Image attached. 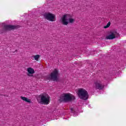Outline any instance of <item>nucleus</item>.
<instances>
[{
	"label": "nucleus",
	"mask_w": 126,
	"mask_h": 126,
	"mask_svg": "<svg viewBox=\"0 0 126 126\" xmlns=\"http://www.w3.org/2000/svg\"><path fill=\"white\" fill-rule=\"evenodd\" d=\"M61 101L62 102H65V103H67L68 102H71L73 100H75V96L69 93L63 94L60 97Z\"/></svg>",
	"instance_id": "nucleus-1"
},
{
	"label": "nucleus",
	"mask_w": 126,
	"mask_h": 126,
	"mask_svg": "<svg viewBox=\"0 0 126 126\" xmlns=\"http://www.w3.org/2000/svg\"><path fill=\"white\" fill-rule=\"evenodd\" d=\"M61 21L63 25H67L68 23H73L75 20L71 18V16L69 14H64L61 18Z\"/></svg>",
	"instance_id": "nucleus-2"
},
{
	"label": "nucleus",
	"mask_w": 126,
	"mask_h": 126,
	"mask_svg": "<svg viewBox=\"0 0 126 126\" xmlns=\"http://www.w3.org/2000/svg\"><path fill=\"white\" fill-rule=\"evenodd\" d=\"M38 103L48 105L50 103V96L48 94H40L37 98Z\"/></svg>",
	"instance_id": "nucleus-3"
},
{
	"label": "nucleus",
	"mask_w": 126,
	"mask_h": 126,
	"mask_svg": "<svg viewBox=\"0 0 126 126\" xmlns=\"http://www.w3.org/2000/svg\"><path fill=\"white\" fill-rule=\"evenodd\" d=\"M78 95L80 99L82 100H87L89 95L88 94V92L87 91L84 89H80L78 91Z\"/></svg>",
	"instance_id": "nucleus-4"
},
{
	"label": "nucleus",
	"mask_w": 126,
	"mask_h": 126,
	"mask_svg": "<svg viewBox=\"0 0 126 126\" xmlns=\"http://www.w3.org/2000/svg\"><path fill=\"white\" fill-rule=\"evenodd\" d=\"M59 71L57 69H55L51 72L50 75L47 77L48 80H52V81H58L59 80Z\"/></svg>",
	"instance_id": "nucleus-5"
},
{
	"label": "nucleus",
	"mask_w": 126,
	"mask_h": 126,
	"mask_svg": "<svg viewBox=\"0 0 126 126\" xmlns=\"http://www.w3.org/2000/svg\"><path fill=\"white\" fill-rule=\"evenodd\" d=\"M117 35H119V33L117 31H111L110 32L109 34L106 36V39L107 40H113L116 38V36Z\"/></svg>",
	"instance_id": "nucleus-6"
},
{
	"label": "nucleus",
	"mask_w": 126,
	"mask_h": 126,
	"mask_svg": "<svg viewBox=\"0 0 126 126\" xmlns=\"http://www.w3.org/2000/svg\"><path fill=\"white\" fill-rule=\"evenodd\" d=\"M44 17L45 18V19H47V20H49V21H56L55 20L56 19V15L52 13H45L44 14Z\"/></svg>",
	"instance_id": "nucleus-7"
},
{
	"label": "nucleus",
	"mask_w": 126,
	"mask_h": 126,
	"mask_svg": "<svg viewBox=\"0 0 126 126\" xmlns=\"http://www.w3.org/2000/svg\"><path fill=\"white\" fill-rule=\"evenodd\" d=\"M93 88L95 89H98V90H102L104 88V86L101 84L100 81H96L94 83Z\"/></svg>",
	"instance_id": "nucleus-8"
},
{
	"label": "nucleus",
	"mask_w": 126,
	"mask_h": 126,
	"mask_svg": "<svg viewBox=\"0 0 126 126\" xmlns=\"http://www.w3.org/2000/svg\"><path fill=\"white\" fill-rule=\"evenodd\" d=\"M3 28L5 31H8L9 30H14L15 29H17V28H19V26H13L10 25H4Z\"/></svg>",
	"instance_id": "nucleus-9"
},
{
	"label": "nucleus",
	"mask_w": 126,
	"mask_h": 126,
	"mask_svg": "<svg viewBox=\"0 0 126 126\" xmlns=\"http://www.w3.org/2000/svg\"><path fill=\"white\" fill-rule=\"evenodd\" d=\"M27 71L28 72H29V74H33L35 73V71L34 70V69L31 67L28 68Z\"/></svg>",
	"instance_id": "nucleus-10"
},
{
	"label": "nucleus",
	"mask_w": 126,
	"mask_h": 126,
	"mask_svg": "<svg viewBox=\"0 0 126 126\" xmlns=\"http://www.w3.org/2000/svg\"><path fill=\"white\" fill-rule=\"evenodd\" d=\"M21 99H22V100H23V101H25L26 102H27V103L31 102V99H28V98L26 97L21 96Z\"/></svg>",
	"instance_id": "nucleus-11"
},
{
	"label": "nucleus",
	"mask_w": 126,
	"mask_h": 126,
	"mask_svg": "<svg viewBox=\"0 0 126 126\" xmlns=\"http://www.w3.org/2000/svg\"><path fill=\"white\" fill-rule=\"evenodd\" d=\"M33 58H34V59L35 61H38L39 60V58H40V55H37L34 56H33Z\"/></svg>",
	"instance_id": "nucleus-12"
},
{
	"label": "nucleus",
	"mask_w": 126,
	"mask_h": 126,
	"mask_svg": "<svg viewBox=\"0 0 126 126\" xmlns=\"http://www.w3.org/2000/svg\"><path fill=\"white\" fill-rule=\"evenodd\" d=\"M110 25H111V23L109 22L107 23L106 26L104 27V29H107V28H109Z\"/></svg>",
	"instance_id": "nucleus-13"
},
{
	"label": "nucleus",
	"mask_w": 126,
	"mask_h": 126,
	"mask_svg": "<svg viewBox=\"0 0 126 126\" xmlns=\"http://www.w3.org/2000/svg\"><path fill=\"white\" fill-rule=\"evenodd\" d=\"M28 76H31L32 77L33 76V74H28Z\"/></svg>",
	"instance_id": "nucleus-14"
},
{
	"label": "nucleus",
	"mask_w": 126,
	"mask_h": 126,
	"mask_svg": "<svg viewBox=\"0 0 126 126\" xmlns=\"http://www.w3.org/2000/svg\"><path fill=\"white\" fill-rule=\"evenodd\" d=\"M71 111L72 112V113H73V112H74V111H73V108H71Z\"/></svg>",
	"instance_id": "nucleus-15"
},
{
	"label": "nucleus",
	"mask_w": 126,
	"mask_h": 126,
	"mask_svg": "<svg viewBox=\"0 0 126 126\" xmlns=\"http://www.w3.org/2000/svg\"><path fill=\"white\" fill-rule=\"evenodd\" d=\"M74 117H76V113H75V114H74Z\"/></svg>",
	"instance_id": "nucleus-16"
},
{
	"label": "nucleus",
	"mask_w": 126,
	"mask_h": 126,
	"mask_svg": "<svg viewBox=\"0 0 126 126\" xmlns=\"http://www.w3.org/2000/svg\"><path fill=\"white\" fill-rule=\"evenodd\" d=\"M104 79H106V80H108V79H107L106 78V77H104Z\"/></svg>",
	"instance_id": "nucleus-17"
}]
</instances>
